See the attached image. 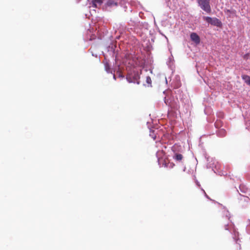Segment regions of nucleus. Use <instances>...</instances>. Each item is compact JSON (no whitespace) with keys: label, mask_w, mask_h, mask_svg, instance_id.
Here are the masks:
<instances>
[{"label":"nucleus","mask_w":250,"mask_h":250,"mask_svg":"<svg viewBox=\"0 0 250 250\" xmlns=\"http://www.w3.org/2000/svg\"><path fill=\"white\" fill-rule=\"evenodd\" d=\"M203 19L208 23L211 25L220 26L221 25V21L216 18H211L209 17H204Z\"/></svg>","instance_id":"nucleus-1"},{"label":"nucleus","mask_w":250,"mask_h":250,"mask_svg":"<svg viewBox=\"0 0 250 250\" xmlns=\"http://www.w3.org/2000/svg\"><path fill=\"white\" fill-rule=\"evenodd\" d=\"M199 5L200 6L201 8L207 13H209L211 12L209 0H206L199 4Z\"/></svg>","instance_id":"nucleus-2"},{"label":"nucleus","mask_w":250,"mask_h":250,"mask_svg":"<svg viewBox=\"0 0 250 250\" xmlns=\"http://www.w3.org/2000/svg\"><path fill=\"white\" fill-rule=\"evenodd\" d=\"M190 37L191 41L194 42L196 44H198L200 43V37L196 33L193 32L191 33Z\"/></svg>","instance_id":"nucleus-3"},{"label":"nucleus","mask_w":250,"mask_h":250,"mask_svg":"<svg viewBox=\"0 0 250 250\" xmlns=\"http://www.w3.org/2000/svg\"><path fill=\"white\" fill-rule=\"evenodd\" d=\"M103 3L102 0H93L92 6L95 8H98Z\"/></svg>","instance_id":"nucleus-4"},{"label":"nucleus","mask_w":250,"mask_h":250,"mask_svg":"<svg viewBox=\"0 0 250 250\" xmlns=\"http://www.w3.org/2000/svg\"><path fill=\"white\" fill-rule=\"evenodd\" d=\"M107 5H108V6H117L118 3L117 1H115L114 0H109L107 2Z\"/></svg>","instance_id":"nucleus-5"},{"label":"nucleus","mask_w":250,"mask_h":250,"mask_svg":"<svg viewBox=\"0 0 250 250\" xmlns=\"http://www.w3.org/2000/svg\"><path fill=\"white\" fill-rule=\"evenodd\" d=\"M242 78L244 80L245 82L249 85V82L250 81V77L246 75H244L242 76Z\"/></svg>","instance_id":"nucleus-6"},{"label":"nucleus","mask_w":250,"mask_h":250,"mask_svg":"<svg viewBox=\"0 0 250 250\" xmlns=\"http://www.w3.org/2000/svg\"><path fill=\"white\" fill-rule=\"evenodd\" d=\"M173 158L176 160L180 161L182 160L183 157L181 154L176 153Z\"/></svg>","instance_id":"nucleus-7"},{"label":"nucleus","mask_w":250,"mask_h":250,"mask_svg":"<svg viewBox=\"0 0 250 250\" xmlns=\"http://www.w3.org/2000/svg\"><path fill=\"white\" fill-rule=\"evenodd\" d=\"M146 82L148 84L151 85V79L149 76H147L146 78Z\"/></svg>","instance_id":"nucleus-8"},{"label":"nucleus","mask_w":250,"mask_h":250,"mask_svg":"<svg viewBox=\"0 0 250 250\" xmlns=\"http://www.w3.org/2000/svg\"><path fill=\"white\" fill-rule=\"evenodd\" d=\"M126 79H127V81H128L129 83L132 82V81H131L129 80V78H128V77H127Z\"/></svg>","instance_id":"nucleus-9"}]
</instances>
